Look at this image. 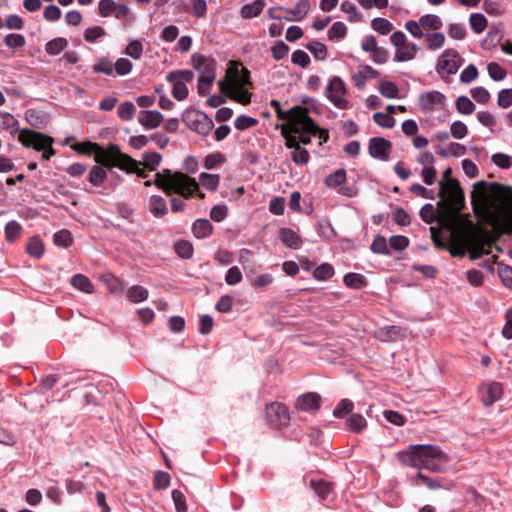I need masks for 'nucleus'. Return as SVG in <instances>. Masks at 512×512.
Wrapping results in <instances>:
<instances>
[{
    "label": "nucleus",
    "instance_id": "1",
    "mask_svg": "<svg viewBox=\"0 0 512 512\" xmlns=\"http://www.w3.org/2000/svg\"><path fill=\"white\" fill-rule=\"evenodd\" d=\"M153 184L167 195L176 193L186 199L193 197L194 193L198 190V183L194 178L182 172H172L169 169L157 172L154 181L146 178L144 182L146 187H150Z\"/></svg>",
    "mask_w": 512,
    "mask_h": 512
},
{
    "label": "nucleus",
    "instance_id": "2",
    "mask_svg": "<svg viewBox=\"0 0 512 512\" xmlns=\"http://www.w3.org/2000/svg\"><path fill=\"white\" fill-rule=\"evenodd\" d=\"M191 62L194 69L200 72L197 85L198 94L205 96L209 93L216 77V61L213 58L194 53L191 56Z\"/></svg>",
    "mask_w": 512,
    "mask_h": 512
},
{
    "label": "nucleus",
    "instance_id": "3",
    "mask_svg": "<svg viewBox=\"0 0 512 512\" xmlns=\"http://www.w3.org/2000/svg\"><path fill=\"white\" fill-rule=\"evenodd\" d=\"M181 119L189 129L203 136H207L214 128L213 120L207 114L194 109H186Z\"/></svg>",
    "mask_w": 512,
    "mask_h": 512
},
{
    "label": "nucleus",
    "instance_id": "4",
    "mask_svg": "<svg viewBox=\"0 0 512 512\" xmlns=\"http://www.w3.org/2000/svg\"><path fill=\"white\" fill-rule=\"evenodd\" d=\"M347 87L345 82L339 76H332L325 88L326 98L338 109L346 110L351 107L346 98Z\"/></svg>",
    "mask_w": 512,
    "mask_h": 512
},
{
    "label": "nucleus",
    "instance_id": "5",
    "mask_svg": "<svg viewBox=\"0 0 512 512\" xmlns=\"http://www.w3.org/2000/svg\"><path fill=\"white\" fill-rule=\"evenodd\" d=\"M448 462L449 457L438 446L424 445L421 468L441 473L445 471Z\"/></svg>",
    "mask_w": 512,
    "mask_h": 512
},
{
    "label": "nucleus",
    "instance_id": "6",
    "mask_svg": "<svg viewBox=\"0 0 512 512\" xmlns=\"http://www.w3.org/2000/svg\"><path fill=\"white\" fill-rule=\"evenodd\" d=\"M18 141L26 148H33L36 151H42L54 143V139L42 132L32 129H23L20 131Z\"/></svg>",
    "mask_w": 512,
    "mask_h": 512
},
{
    "label": "nucleus",
    "instance_id": "7",
    "mask_svg": "<svg viewBox=\"0 0 512 512\" xmlns=\"http://www.w3.org/2000/svg\"><path fill=\"white\" fill-rule=\"evenodd\" d=\"M266 419L273 429L287 427L290 423V413L286 405L278 402L266 406Z\"/></svg>",
    "mask_w": 512,
    "mask_h": 512
},
{
    "label": "nucleus",
    "instance_id": "8",
    "mask_svg": "<svg viewBox=\"0 0 512 512\" xmlns=\"http://www.w3.org/2000/svg\"><path fill=\"white\" fill-rule=\"evenodd\" d=\"M439 184L440 189L438 196L442 200L448 198V200L451 202L452 208L460 211L464 205V194L459 185V182L456 179H449L448 184H444L443 181H441Z\"/></svg>",
    "mask_w": 512,
    "mask_h": 512
},
{
    "label": "nucleus",
    "instance_id": "9",
    "mask_svg": "<svg viewBox=\"0 0 512 512\" xmlns=\"http://www.w3.org/2000/svg\"><path fill=\"white\" fill-rule=\"evenodd\" d=\"M462 61L463 60L459 57L456 50L447 49L438 58L436 71L442 78L456 74L462 64Z\"/></svg>",
    "mask_w": 512,
    "mask_h": 512
},
{
    "label": "nucleus",
    "instance_id": "10",
    "mask_svg": "<svg viewBox=\"0 0 512 512\" xmlns=\"http://www.w3.org/2000/svg\"><path fill=\"white\" fill-rule=\"evenodd\" d=\"M318 124L307 114H302L292 123V132L298 134L300 142L304 145L311 143V137L316 135Z\"/></svg>",
    "mask_w": 512,
    "mask_h": 512
},
{
    "label": "nucleus",
    "instance_id": "11",
    "mask_svg": "<svg viewBox=\"0 0 512 512\" xmlns=\"http://www.w3.org/2000/svg\"><path fill=\"white\" fill-rule=\"evenodd\" d=\"M107 164L110 166L118 167L120 170L127 173H131V171H134L135 167L140 163L133 159L131 156L122 153L117 145L111 144L109 146Z\"/></svg>",
    "mask_w": 512,
    "mask_h": 512
},
{
    "label": "nucleus",
    "instance_id": "12",
    "mask_svg": "<svg viewBox=\"0 0 512 512\" xmlns=\"http://www.w3.org/2000/svg\"><path fill=\"white\" fill-rule=\"evenodd\" d=\"M422 452L424 445H410L407 449L397 452L396 458L403 466L421 468Z\"/></svg>",
    "mask_w": 512,
    "mask_h": 512
},
{
    "label": "nucleus",
    "instance_id": "13",
    "mask_svg": "<svg viewBox=\"0 0 512 512\" xmlns=\"http://www.w3.org/2000/svg\"><path fill=\"white\" fill-rule=\"evenodd\" d=\"M410 482L413 486H421L424 485L430 490H438V489H446L449 490L452 488L453 484L450 481L445 480L440 477H429L418 471L415 475L410 477Z\"/></svg>",
    "mask_w": 512,
    "mask_h": 512
},
{
    "label": "nucleus",
    "instance_id": "14",
    "mask_svg": "<svg viewBox=\"0 0 512 512\" xmlns=\"http://www.w3.org/2000/svg\"><path fill=\"white\" fill-rule=\"evenodd\" d=\"M392 143L383 137H373L369 140L368 152L369 155L380 161H388Z\"/></svg>",
    "mask_w": 512,
    "mask_h": 512
},
{
    "label": "nucleus",
    "instance_id": "15",
    "mask_svg": "<svg viewBox=\"0 0 512 512\" xmlns=\"http://www.w3.org/2000/svg\"><path fill=\"white\" fill-rule=\"evenodd\" d=\"M445 100L446 97L443 93L432 90L420 94L418 105L422 111L430 112L437 106L444 105Z\"/></svg>",
    "mask_w": 512,
    "mask_h": 512
},
{
    "label": "nucleus",
    "instance_id": "16",
    "mask_svg": "<svg viewBox=\"0 0 512 512\" xmlns=\"http://www.w3.org/2000/svg\"><path fill=\"white\" fill-rule=\"evenodd\" d=\"M321 396L316 392L305 393L298 397L296 406L305 412H314L320 408Z\"/></svg>",
    "mask_w": 512,
    "mask_h": 512
},
{
    "label": "nucleus",
    "instance_id": "17",
    "mask_svg": "<svg viewBox=\"0 0 512 512\" xmlns=\"http://www.w3.org/2000/svg\"><path fill=\"white\" fill-rule=\"evenodd\" d=\"M163 121V115L158 110H143L139 113L138 122L146 129L157 128Z\"/></svg>",
    "mask_w": 512,
    "mask_h": 512
},
{
    "label": "nucleus",
    "instance_id": "18",
    "mask_svg": "<svg viewBox=\"0 0 512 512\" xmlns=\"http://www.w3.org/2000/svg\"><path fill=\"white\" fill-rule=\"evenodd\" d=\"M503 36L504 31L501 24L492 25L490 26L486 37L481 41V47L485 50L495 48L498 44H500Z\"/></svg>",
    "mask_w": 512,
    "mask_h": 512
},
{
    "label": "nucleus",
    "instance_id": "19",
    "mask_svg": "<svg viewBox=\"0 0 512 512\" xmlns=\"http://www.w3.org/2000/svg\"><path fill=\"white\" fill-rule=\"evenodd\" d=\"M419 47L413 42H407L403 46L397 48L394 54V61L406 62L415 59Z\"/></svg>",
    "mask_w": 512,
    "mask_h": 512
},
{
    "label": "nucleus",
    "instance_id": "20",
    "mask_svg": "<svg viewBox=\"0 0 512 512\" xmlns=\"http://www.w3.org/2000/svg\"><path fill=\"white\" fill-rule=\"evenodd\" d=\"M405 332L403 328L396 325H390L380 328L377 331V338L383 342L396 341L399 338L404 337Z\"/></svg>",
    "mask_w": 512,
    "mask_h": 512
},
{
    "label": "nucleus",
    "instance_id": "21",
    "mask_svg": "<svg viewBox=\"0 0 512 512\" xmlns=\"http://www.w3.org/2000/svg\"><path fill=\"white\" fill-rule=\"evenodd\" d=\"M279 238L285 246L291 249L297 250L302 246V240L300 236L290 228H281L279 230Z\"/></svg>",
    "mask_w": 512,
    "mask_h": 512
},
{
    "label": "nucleus",
    "instance_id": "22",
    "mask_svg": "<svg viewBox=\"0 0 512 512\" xmlns=\"http://www.w3.org/2000/svg\"><path fill=\"white\" fill-rule=\"evenodd\" d=\"M503 395V386L499 382H491L487 385L482 401L485 406H491Z\"/></svg>",
    "mask_w": 512,
    "mask_h": 512
},
{
    "label": "nucleus",
    "instance_id": "23",
    "mask_svg": "<svg viewBox=\"0 0 512 512\" xmlns=\"http://www.w3.org/2000/svg\"><path fill=\"white\" fill-rule=\"evenodd\" d=\"M149 211L156 218H162L168 213L165 199L160 195H152L149 199Z\"/></svg>",
    "mask_w": 512,
    "mask_h": 512
},
{
    "label": "nucleus",
    "instance_id": "24",
    "mask_svg": "<svg viewBox=\"0 0 512 512\" xmlns=\"http://www.w3.org/2000/svg\"><path fill=\"white\" fill-rule=\"evenodd\" d=\"M265 7V0H254L242 6L240 15L243 19H252L261 14Z\"/></svg>",
    "mask_w": 512,
    "mask_h": 512
},
{
    "label": "nucleus",
    "instance_id": "25",
    "mask_svg": "<svg viewBox=\"0 0 512 512\" xmlns=\"http://www.w3.org/2000/svg\"><path fill=\"white\" fill-rule=\"evenodd\" d=\"M213 232V225L207 219H197L192 225V233L198 239L209 237Z\"/></svg>",
    "mask_w": 512,
    "mask_h": 512
},
{
    "label": "nucleus",
    "instance_id": "26",
    "mask_svg": "<svg viewBox=\"0 0 512 512\" xmlns=\"http://www.w3.org/2000/svg\"><path fill=\"white\" fill-rule=\"evenodd\" d=\"M346 427L352 433H361L367 428V420L360 413H352L346 419Z\"/></svg>",
    "mask_w": 512,
    "mask_h": 512
},
{
    "label": "nucleus",
    "instance_id": "27",
    "mask_svg": "<svg viewBox=\"0 0 512 512\" xmlns=\"http://www.w3.org/2000/svg\"><path fill=\"white\" fill-rule=\"evenodd\" d=\"M347 181V173L343 168L337 169L333 173L325 177L324 183L328 188L338 189Z\"/></svg>",
    "mask_w": 512,
    "mask_h": 512
},
{
    "label": "nucleus",
    "instance_id": "28",
    "mask_svg": "<svg viewBox=\"0 0 512 512\" xmlns=\"http://www.w3.org/2000/svg\"><path fill=\"white\" fill-rule=\"evenodd\" d=\"M343 283L351 289H362L368 285V280L362 274L349 272L344 275Z\"/></svg>",
    "mask_w": 512,
    "mask_h": 512
},
{
    "label": "nucleus",
    "instance_id": "29",
    "mask_svg": "<svg viewBox=\"0 0 512 512\" xmlns=\"http://www.w3.org/2000/svg\"><path fill=\"white\" fill-rule=\"evenodd\" d=\"M71 285L84 293L91 294L94 291V285L90 279L83 274H75L71 277Z\"/></svg>",
    "mask_w": 512,
    "mask_h": 512
},
{
    "label": "nucleus",
    "instance_id": "30",
    "mask_svg": "<svg viewBox=\"0 0 512 512\" xmlns=\"http://www.w3.org/2000/svg\"><path fill=\"white\" fill-rule=\"evenodd\" d=\"M232 88H248L252 85L250 80V72L246 68L236 69L232 76Z\"/></svg>",
    "mask_w": 512,
    "mask_h": 512
},
{
    "label": "nucleus",
    "instance_id": "31",
    "mask_svg": "<svg viewBox=\"0 0 512 512\" xmlns=\"http://www.w3.org/2000/svg\"><path fill=\"white\" fill-rule=\"evenodd\" d=\"M27 123L37 129L44 128L45 118L41 111L36 109H27L24 114Z\"/></svg>",
    "mask_w": 512,
    "mask_h": 512
},
{
    "label": "nucleus",
    "instance_id": "32",
    "mask_svg": "<svg viewBox=\"0 0 512 512\" xmlns=\"http://www.w3.org/2000/svg\"><path fill=\"white\" fill-rule=\"evenodd\" d=\"M426 48L429 50H438L445 43V35L442 32L427 33L424 36Z\"/></svg>",
    "mask_w": 512,
    "mask_h": 512
},
{
    "label": "nucleus",
    "instance_id": "33",
    "mask_svg": "<svg viewBox=\"0 0 512 512\" xmlns=\"http://www.w3.org/2000/svg\"><path fill=\"white\" fill-rule=\"evenodd\" d=\"M26 252L36 258L40 259L44 254V243L39 237H31L26 245Z\"/></svg>",
    "mask_w": 512,
    "mask_h": 512
},
{
    "label": "nucleus",
    "instance_id": "34",
    "mask_svg": "<svg viewBox=\"0 0 512 512\" xmlns=\"http://www.w3.org/2000/svg\"><path fill=\"white\" fill-rule=\"evenodd\" d=\"M470 28L476 34H481L488 26V20L482 13H472L469 17Z\"/></svg>",
    "mask_w": 512,
    "mask_h": 512
},
{
    "label": "nucleus",
    "instance_id": "35",
    "mask_svg": "<svg viewBox=\"0 0 512 512\" xmlns=\"http://www.w3.org/2000/svg\"><path fill=\"white\" fill-rule=\"evenodd\" d=\"M307 110L302 106H294L288 111L280 110L276 113V116L279 120L288 121L290 120L292 123L296 119H298L302 114H307Z\"/></svg>",
    "mask_w": 512,
    "mask_h": 512
},
{
    "label": "nucleus",
    "instance_id": "36",
    "mask_svg": "<svg viewBox=\"0 0 512 512\" xmlns=\"http://www.w3.org/2000/svg\"><path fill=\"white\" fill-rule=\"evenodd\" d=\"M68 45V41L63 37H57L48 41L45 45V51L52 56L60 54Z\"/></svg>",
    "mask_w": 512,
    "mask_h": 512
},
{
    "label": "nucleus",
    "instance_id": "37",
    "mask_svg": "<svg viewBox=\"0 0 512 512\" xmlns=\"http://www.w3.org/2000/svg\"><path fill=\"white\" fill-rule=\"evenodd\" d=\"M309 10L310 1L299 0L294 8L287 9L286 11L294 17L292 20L300 21L308 14Z\"/></svg>",
    "mask_w": 512,
    "mask_h": 512
},
{
    "label": "nucleus",
    "instance_id": "38",
    "mask_svg": "<svg viewBox=\"0 0 512 512\" xmlns=\"http://www.w3.org/2000/svg\"><path fill=\"white\" fill-rule=\"evenodd\" d=\"M22 232V226L19 222L15 220L9 221L5 225L4 233H5V239L9 243H13L15 240H17Z\"/></svg>",
    "mask_w": 512,
    "mask_h": 512
},
{
    "label": "nucleus",
    "instance_id": "39",
    "mask_svg": "<svg viewBox=\"0 0 512 512\" xmlns=\"http://www.w3.org/2000/svg\"><path fill=\"white\" fill-rule=\"evenodd\" d=\"M354 409V403L350 399H342L334 408L333 416L337 419H343L347 415H351Z\"/></svg>",
    "mask_w": 512,
    "mask_h": 512
},
{
    "label": "nucleus",
    "instance_id": "40",
    "mask_svg": "<svg viewBox=\"0 0 512 512\" xmlns=\"http://www.w3.org/2000/svg\"><path fill=\"white\" fill-rule=\"evenodd\" d=\"M148 290L140 285L131 286L127 291V297L132 303H140L148 298Z\"/></svg>",
    "mask_w": 512,
    "mask_h": 512
},
{
    "label": "nucleus",
    "instance_id": "41",
    "mask_svg": "<svg viewBox=\"0 0 512 512\" xmlns=\"http://www.w3.org/2000/svg\"><path fill=\"white\" fill-rule=\"evenodd\" d=\"M311 487L315 491V493L323 500L328 498V496L332 490L331 483H329L323 479L311 480Z\"/></svg>",
    "mask_w": 512,
    "mask_h": 512
},
{
    "label": "nucleus",
    "instance_id": "42",
    "mask_svg": "<svg viewBox=\"0 0 512 512\" xmlns=\"http://www.w3.org/2000/svg\"><path fill=\"white\" fill-rule=\"evenodd\" d=\"M194 79V73L191 70H175L167 74V81H178L186 85V83L192 82Z\"/></svg>",
    "mask_w": 512,
    "mask_h": 512
},
{
    "label": "nucleus",
    "instance_id": "43",
    "mask_svg": "<svg viewBox=\"0 0 512 512\" xmlns=\"http://www.w3.org/2000/svg\"><path fill=\"white\" fill-rule=\"evenodd\" d=\"M306 48L312 53L314 58L318 61H323L327 58V47L322 42L311 41L306 45Z\"/></svg>",
    "mask_w": 512,
    "mask_h": 512
},
{
    "label": "nucleus",
    "instance_id": "44",
    "mask_svg": "<svg viewBox=\"0 0 512 512\" xmlns=\"http://www.w3.org/2000/svg\"><path fill=\"white\" fill-rule=\"evenodd\" d=\"M107 177L106 170L99 165H95L89 172L88 180L93 186H101Z\"/></svg>",
    "mask_w": 512,
    "mask_h": 512
},
{
    "label": "nucleus",
    "instance_id": "45",
    "mask_svg": "<svg viewBox=\"0 0 512 512\" xmlns=\"http://www.w3.org/2000/svg\"><path fill=\"white\" fill-rule=\"evenodd\" d=\"M142 160L145 168L150 171H155L161 163L162 156L158 152L149 151L143 153Z\"/></svg>",
    "mask_w": 512,
    "mask_h": 512
},
{
    "label": "nucleus",
    "instance_id": "46",
    "mask_svg": "<svg viewBox=\"0 0 512 512\" xmlns=\"http://www.w3.org/2000/svg\"><path fill=\"white\" fill-rule=\"evenodd\" d=\"M199 180L201 182V185L209 191H215L220 183L219 175L209 174L207 172H202L199 175Z\"/></svg>",
    "mask_w": 512,
    "mask_h": 512
},
{
    "label": "nucleus",
    "instance_id": "47",
    "mask_svg": "<svg viewBox=\"0 0 512 512\" xmlns=\"http://www.w3.org/2000/svg\"><path fill=\"white\" fill-rule=\"evenodd\" d=\"M420 23L423 28H428L437 32L443 26L442 20L438 15L426 14L420 18Z\"/></svg>",
    "mask_w": 512,
    "mask_h": 512
},
{
    "label": "nucleus",
    "instance_id": "48",
    "mask_svg": "<svg viewBox=\"0 0 512 512\" xmlns=\"http://www.w3.org/2000/svg\"><path fill=\"white\" fill-rule=\"evenodd\" d=\"M327 35L331 41L341 40L347 35V26L343 22H335L329 28Z\"/></svg>",
    "mask_w": 512,
    "mask_h": 512
},
{
    "label": "nucleus",
    "instance_id": "49",
    "mask_svg": "<svg viewBox=\"0 0 512 512\" xmlns=\"http://www.w3.org/2000/svg\"><path fill=\"white\" fill-rule=\"evenodd\" d=\"M136 112L135 105L130 101H125L118 106V117L123 121H130L133 119Z\"/></svg>",
    "mask_w": 512,
    "mask_h": 512
},
{
    "label": "nucleus",
    "instance_id": "50",
    "mask_svg": "<svg viewBox=\"0 0 512 512\" xmlns=\"http://www.w3.org/2000/svg\"><path fill=\"white\" fill-rule=\"evenodd\" d=\"M379 92L385 98L394 99L398 98L399 89L394 82L385 80L379 84Z\"/></svg>",
    "mask_w": 512,
    "mask_h": 512
},
{
    "label": "nucleus",
    "instance_id": "51",
    "mask_svg": "<svg viewBox=\"0 0 512 512\" xmlns=\"http://www.w3.org/2000/svg\"><path fill=\"white\" fill-rule=\"evenodd\" d=\"M370 249L373 253L379 255H389V247L387 244V240L382 235H377L374 237Z\"/></svg>",
    "mask_w": 512,
    "mask_h": 512
},
{
    "label": "nucleus",
    "instance_id": "52",
    "mask_svg": "<svg viewBox=\"0 0 512 512\" xmlns=\"http://www.w3.org/2000/svg\"><path fill=\"white\" fill-rule=\"evenodd\" d=\"M455 106L460 114L470 115L475 110V104L467 96H459L456 99Z\"/></svg>",
    "mask_w": 512,
    "mask_h": 512
},
{
    "label": "nucleus",
    "instance_id": "53",
    "mask_svg": "<svg viewBox=\"0 0 512 512\" xmlns=\"http://www.w3.org/2000/svg\"><path fill=\"white\" fill-rule=\"evenodd\" d=\"M335 271L331 264L322 263L317 266L313 272V277L320 281L330 279L334 275Z\"/></svg>",
    "mask_w": 512,
    "mask_h": 512
},
{
    "label": "nucleus",
    "instance_id": "54",
    "mask_svg": "<svg viewBox=\"0 0 512 512\" xmlns=\"http://www.w3.org/2000/svg\"><path fill=\"white\" fill-rule=\"evenodd\" d=\"M92 70L94 73H103L110 76L114 73V64L108 58L102 57L92 66Z\"/></svg>",
    "mask_w": 512,
    "mask_h": 512
},
{
    "label": "nucleus",
    "instance_id": "55",
    "mask_svg": "<svg viewBox=\"0 0 512 512\" xmlns=\"http://www.w3.org/2000/svg\"><path fill=\"white\" fill-rule=\"evenodd\" d=\"M340 8L342 12L348 15L349 22H359L362 20L361 14L358 12L356 6L351 1H343Z\"/></svg>",
    "mask_w": 512,
    "mask_h": 512
},
{
    "label": "nucleus",
    "instance_id": "56",
    "mask_svg": "<svg viewBox=\"0 0 512 512\" xmlns=\"http://www.w3.org/2000/svg\"><path fill=\"white\" fill-rule=\"evenodd\" d=\"M371 27L374 31L382 35L389 34L393 29L392 23L389 20L381 17L374 18L371 22Z\"/></svg>",
    "mask_w": 512,
    "mask_h": 512
},
{
    "label": "nucleus",
    "instance_id": "57",
    "mask_svg": "<svg viewBox=\"0 0 512 512\" xmlns=\"http://www.w3.org/2000/svg\"><path fill=\"white\" fill-rule=\"evenodd\" d=\"M176 254L183 259H190L193 256V246L186 240H179L174 245Z\"/></svg>",
    "mask_w": 512,
    "mask_h": 512
},
{
    "label": "nucleus",
    "instance_id": "58",
    "mask_svg": "<svg viewBox=\"0 0 512 512\" xmlns=\"http://www.w3.org/2000/svg\"><path fill=\"white\" fill-rule=\"evenodd\" d=\"M53 241L55 245L67 248L72 244L73 238L69 230L62 229L54 234Z\"/></svg>",
    "mask_w": 512,
    "mask_h": 512
},
{
    "label": "nucleus",
    "instance_id": "59",
    "mask_svg": "<svg viewBox=\"0 0 512 512\" xmlns=\"http://www.w3.org/2000/svg\"><path fill=\"white\" fill-rule=\"evenodd\" d=\"M291 159L297 165H306L310 160V155L307 149L297 146L291 152Z\"/></svg>",
    "mask_w": 512,
    "mask_h": 512
},
{
    "label": "nucleus",
    "instance_id": "60",
    "mask_svg": "<svg viewBox=\"0 0 512 512\" xmlns=\"http://www.w3.org/2000/svg\"><path fill=\"white\" fill-rule=\"evenodd\" d=\"M106 35V31L100 26L89 27L84 31V39L88 43H95Z\"/></svg>",
    "mask_w": 512,
    "mask_h": 512
},
{
    "label": "nucleus",
    "instance_id": "61",
    "mask_svg": "<svg viewBox=\"0 0 512 512\" xmlns=\"http://www.w3.org/2000/svg\"><path fill=\"white\" fill-rule=\"evenodd\" d=\"M487 71L490 78L494 81H502L507 75V71L496 62H490L487 65Z\"/></svg>",
    "mask_w": 512,
    "mask_h": 512
},
{
    "label": "nucleus",
    "instance_id": "62",
    "mask_svg": "<svg viewBox=\"0 0 512 512\" xmlns=\"http://www.w3.org/2000/svg\"><path fill=\"white\" fill-rule=\"evenodd\" d=\"M4 43L11 49H19L25 45L26 40L22 34L10 33L5 36Z\"/></svg>",
    "mask_w": 512,
    "mask_h": 512
},
{
    "label": "nucleus",
    "instance_id": "63",
    "mask_svg": "<svg viewBox=\"0 0 512 512\" xmlns=\"http://www.w3.org/2000/svg\"><path fill=\"white\" fill-rule=\"evenodd\" d=\"M492 162L501 169H509L512 167V156L505 153H495L491 157Z\"/></svg>",
    "mask_w": 512,
    "mask_h": 512
},
{
    "label": "nucleus",
    "instance_id": "64",
    "mask_svg": "<svg viewBox=\"0 0 512 512\" xmlns=\"http://www.w3.org/2000/svg\"><path fill=\"white\" fill-rule=\"evenodd\" d=\"M497 104L503 109L512 106V88L502 89L498 92Z\"/></svg>",
    "mask_w": 512,
    "mask_h": 512
}]
</instances>
